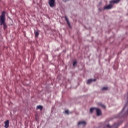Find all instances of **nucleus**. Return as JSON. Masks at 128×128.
Masks as SVG:
<instances>
[{
    "mask_svg": "<svg viewBox=\"0 0 128 128\" xmlns=\"http://www.w3.org/2000/svg\"><path fill=\"white\" fill-rule=\"evenodd\" d=\"M2 25L4 30H6L8 28L6 24V12H2L0 16V26Z\"/></svg>",
    "mask_w": 128,
    "mask_h": 128,
    "instance_id": "f257e3e1",
    "label": "nucleus"
},
{
    "mask_svg": "<svg viewBox=\"0 0 128 128\" xmlns=\"http://www.w3.org/2000/svg\"><path fill=\"white\" fill-rule=\"evenodd\" d=\"M86 121H80L78 122V126H86Z\"/></svg>",
    "mask_w": 128,
    "mask_h": 128,
    "instance_id": "f03ea898",
    "label": "nucleus"
},
{
    "mask_svg": "<svg viewBox=\"0 0 128 128\" xmlns=\"http://www.w3.org/2000/svg\"><path fill=\"white\" fill-rule=\"evenodd\" d=\"M48 4L50 8H54V0H49Z\"/></svg>",
    "mask_w": 128,
    "mask_h": 128,
    "instance_id": "7ed1b4c3",
    "label": "nucleus"
},
{
    "mask_svg": "<svg viewBox=\"0 0 128 128\" xmlns=\"http://www.w3.org/2000/svg\"><path fill=\"white\" fill-rule=\"evenodd\" d=\"M96 114L98 116H102V110H100V109L96 108Z\"/></svg>",
    "mask_w": 128,
    "mask_h": 128,
    "instance_id": "20e7f679",
    "label": "nucleus"
},
{
    "mask_svg": "<svg viewBox=\"0 0 128 128\" xmlns=\"http://www.w3.org/2000/svg\"><path fill=\"white\" fill-rule=\"evenodd\" d=\"M4 128H8L10 126V121L8 120H6L4 122Z\"/></svg>",
    "mask_w": 128,
    "mask_h": 128,
    "instance_id": "39448f33",
    "label": "nucleus"
},
{
    "mask_svg": "<svg viewBox=\"0 0 128 128\" xmlns=\"http://www.w3.org/2000/svg\"><path fill=\"white\" fill-rule=\"evenodd\" d=\"M112 8V4H110L107 6L104 7V10H110Z\"/></svg>",
    "mask_w": 128,
    "mask_h": 128,
    "instance_id": "423d86ee",
    "label": "nucleus"
},
{
    "mask_svg": "<svg viewBox=\"0 0 128 128\" xmlns=\"http://www.w3.org/2000/svg\"><path fill=\"white\" fill-rule=\"evenodd\" d=\"M65 20H66L67 24H68L69 28H70V20H68V19L66 16H65Z\"/></svg>",
    "mask_w": 128,
    "mask_h": 128,
    "instance_id": "0eeeda50",
    "label": "nucleus"
},
{
    "mask_svg": "<svg viewBox=\"0 0 128 128\" xmlns=\"http://www.w3.org/2000/svg\"><path fill=\"white\" fill-rule=\"evenodd\" d=\"M128 106V104H126L125 106L123 108L122 111L120 112V116H122V114H124V110H126V106Z\"/></svg>",
    "mask_w": 128,
    "mask_h": 128,
    "instance_id": "6e6552de",
    "label": "nucleus"
},
{
    "mask_svg": "<svg viewBox=\"0 0 128 128\" xmlns=\"http://www.w3.org/2000/svg\"><path fill=\"white\" fill-rule=\"evenodd\" d=\"M96 82V80H92V79H90V80H88V81H87V84H92V82Z\"/></svg>",
    "mask_w": 128,
    "mask_h": 128,
    "instance_id": "1a4fd4ad",
    "label": "nucleus"
},
{
    "mask_svg": "<svg viewBox=\"0 0 128 128\" xmlns=\"http://www.w3.org/2000/svg\"><path fill=\"white\" fill-rule=\"evenodd\" d=\"M110 4H112V2H114V4H118V2H120V0H111L110 1Z\"/></svg>",
    "mask_w": 128,
    "mask_h": 128,
    "instance_id": "9d476101",
    "label": "nucleus"
},
{
    "mask_svg": "<svg viewBox=\"0 0 128 128\" xmlns=\"http://www.w3.org/2000/svg\"><path fill=\"white\" fill-rule=\"evenodd\" d=\"M64 114H67L68 116V114H70L71 112H70V110H65Z\"/></svg>",
    "mask_w": 128,
    "mask_h": 128,
    "instance_id": "9b49d317",
    "label": "nucleus"
},
{
    "mask_svg": "<svg viewBox=\"0 0 128 128\" xmlns=\"http://www.w3.org/2000/svg\"><path fill=\"white\" fill-rule=\"evenodd\" d=\"M34 34H35L36 38L38 37V30H34Z\"/></svg>",
    "mask_w": 128,
    "mask_h": 128,
    "instance_id": "f8f14e48",
    "label": "nucleus"
},
{
    "mask_svg": "<svg viewBox=\"0 0 128 128\" xmlns=\"http://www.w3.org/2000/svg\"><path fill=\"white\" fill-rule=\"evenodd\" d=\"M36 110H42V106H36Z\"/></svg>",
    "mask_w": 128,
    "mask_h": 128,
    "instance_id": "ddd939ff",
    "label": "nucleus"
},
{
    "mask_svg": "<svg viewBox=\"0 0 128 128\" xmlns=\"http://www.w3.org/2000/svg\"><path fill=\"white\" fill-rule=\"evenodd\" d=\"M108 90V87H103L101 90H102V92H104V90Z\"/></svg>",
    "mask_w": 128,
    "mask_h": 128,
    "instance_id": "4468645a",
    "label": "nucleus"
},
{
    "mask_svg": "<svg viewBox=\"0 0 128 128\" xmlns=\"http://www.w3.org/2000/svg\"><path fill=\"white\" fill-rule=\"evenodd\" d=\"M96 108H91L90 109V112H94V110H96Z\"/></svg>",
    "mask_w": 128,
    "mask_h": 128,
    "instance_id": "2eb2a0df",
    "label": "nucleus"
},
{
    "mask_svg": "<svg viewBox=\"0 0 128 128\" xmlns=\"http://www.w3.org/2000/svg\"><path fill=\"white\" fill-rule=\"evenodd\" d=\"M76 64H78L76 61L74 60L73 63V66H76Z\"/></svg>",
    "mask_w": 128,
    "mask_h": 128,
    "instance_id": "dca6fc26",
    "label": "nucleus"
},
{
    "mask_svg": "<svg viewBox=\"0 0 128 128\" xmlns=\"http://www.w3.org/2000/svg\"><path fill=\"white\" fill-rule=\"evenodd\" d=\"M101 106H102V108H106V106L104 105V104H100Z\"/></svg>",
    "mask_w": 128,
    "mask_h": 128,
    "instance_id": "f3484780",
    "label": "nucleus"
},
{
    "mask_svg": "<svg viewBox=\"0 0 128 128\" xmlns=\"http://www.w3.org/2000/svg\"><path fill=\"white\" fill-rule=\"evenodd\" d=\"M107 126H110V125H107Z\"/></svg>",
    "mask_w": 128,
    "mask_h": 128,
    "instance_id": "a211bd4d",
    "label": "nucleus"
},
{
    "mask_svg": "<svg viewBox=\"0 0 128 128\" xmlns=\"http://www.w3.org/2000/svg\"><path fill=\"white\" fill-rule=\"evenodd\" d=\"M63 0V2H64V0Z\"/></svg>",
    "mask_w": 128,
    "mask_h": 128,
    "instance_id": "6ab92c4d",
    "label": "nucleus"
}]
</instances>
